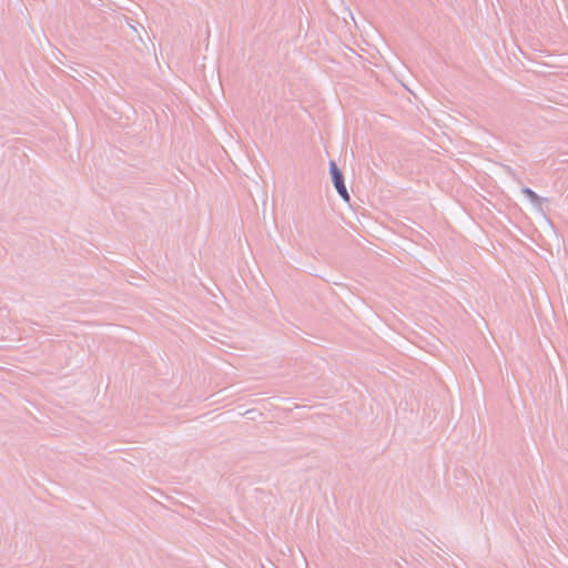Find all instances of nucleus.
<instances>
[{
    "mask_svg": "<svg viewBox=\"0 0 568 568\" xmlns=\"http://www.w3.org/2000/svg\"><path fill=\"white\" fill-rule=\"evenodd\" d=\"M124 21H126L130 28L134 29V27L129 22V19L126 17H124Z\"/></svg>",
    "mask_w": 568,
    "mask_h": 568,
    "instance_id": "nucleus-4",
    "label": "nucleus"
},
{
    "mask_svg": "<svg viewBox=\"0 0 568 568\" xmlns=\"http://www.w3.org/2000/svg\"><path fill=\"white\" fill-rule=\"evenodd\" d=\"M521 193L532 203L535 207L541 210L544 199L540 197L534 190L528 186H523Z\"/></svg>",
    "mask_w": 568,
    "mask_h": 568,
    "instance_id": "nucleus-2",
    "label": "nucleus"
},
{
    "mask_svg": "<svg viewBox=\"0 0 568 568\" xmlns=\"http://www.w3.org/2000/svg\"><path fill=\"white\" fill-rule=\"evenodd\" d=\"M503 168L508 176H510L518 185H523L521 179L511 166L504 165Z\"/></svg>",
    "mask_w": 568,
    "mask_h": 568,
    "instance_id": "nucleus-3",
    "label": "nucleus"
},
{
    "mask_svg": "<svg viewBox=\"0 0 568 568\" xmlns=\"http://www.w3.org/2000/svg\"><path fill=\"white\" fill-rule=\"evenodd\" d=\"M329 174L338 195L345 202H349L351 196L345 185L343 172L338 169L336 162L333 160L329 161Z\"/></svg>",
    "mask_w": 568,
    "mask_h": 568,
    "instance_id": "nucleus-1",
    "label": "nucleus"
}]
</instances>
